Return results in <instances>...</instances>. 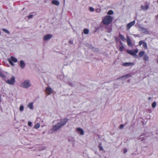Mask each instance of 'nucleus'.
<instances>
[{"label":"nucleus","instance_id":"23","mask_svg":"<svg viewBox=\"0 0 158 158\" xmlns=\"http://www.w3.org/2000/svg\"><path fill=\"white\" fill-rule=\"evenodd\" d=\"M119 36L120 38L123 41H124L126 40L125 38L122 35L119 34Z\"/></svg>","mask_w":158,"mask_h":158},{"label":"nucleus","instance_id":"17","mask_svg":"<svg viewBox=\"0 0 158 158\" xmlns=\"http://www.w3.org/2000/svg\"><path fill=\"white\" fill-rule=\"evenodd\" d=\"M20 67L22 69H24L25 67V64L23 60H21L20 62Z\"/></svg>","mask_w":158,"mask_h":158},{"label":"nucleus","instance_id":"18","mask_svg":"<svg viewBox=\"0 0 158 158\" xmlns=\"http://www.w3.org/2000/svg\"><path fill=\"white\" fill-rule=\"evenodd\" d=\"M127 43L128 45L130 46H132V44L131 43V40L130 39V38L128 36L127 37Z\"/></svg>","mask_w":158,"mask_h":158},{"label":"nucleus","instance_id":"8","mask_svg":"<svg viewBox=\"0 0 158 158\" xmlns=\"http://www.w3.org/2000/svg\"><path fill=\"white\" fill-rule=\"evenodd\" d=\"M46 92L48 95H49L52 93L53 90L51 87H48L46 89Z\"/></svg>","mask_w":158,"mask_h":158},{"label":"nucleus","instance_id":"44","mask_svg":"<svg viewBox=\"0 0 158 158\" xmlns=\"http://www.w3.org/2000/svg\"><path fill=\"white\" fill-rule=\"evenodd\" d=\"M157 63H158V60H157Z\"/></svg>","mask_w":158,"mask_h":158},{"label":"nucleus","instance_id":"21","mask_svg":"<svg viewBox=\"0 0 158 158\" xmlns=\"http://www.w3.org/2000/svg\"><path fill=\"white\" fill-rule=\"evenodd\" d=\"M5 91V88L4 86L2 85L0 86V92L3 93Z\"/></svg>","mask_w":158,"mask_h":158},{"label":"nucleus","instance_id":"20","mask_svg":"<svg viewBox=\"0 0 158 158\" xmlns=\"http://www.w3.org/2000/svg\"><path fill=\"white\" fill-rule=\"evenodd\" d=\"M52 3L54 5H55L56 6H58L60 3L57 0H53L52 2Z\"/></svg>","mask_w":158,"mask_h":158},{"label":"nucleus","instance_id":"24","mask_svg":"<svg viewBox=\"0 0 158 158\" xmlns=\"http://www.w3.org/2000/svg\"><path fill=\"white\" fill-rule=\"evenodd\" d=\"M143 59L145 61H148V56L146 54H145L143 57Z\"/></svg>","mask_w":158,"mask_h":158},{"label":"nucleus","instance_id":"9","mask_svg":"<svg viewBox=\"0 0 158 158\" xmlns=\"http://www.w3.org/2000/svg\"><path fill=\"white\" fill-rule=\"evenodd\" d=\"M139 30L142 33L145 34H148L149 33V31L146 28L143 27H140Z\"/></svg>","mask_w":158,"mask_h":158},{"label":"nucleus","instance_id":"41","mask_svg":"<svg viewBox=\"0 0 158 158\" xmlns=\"http://www.w3.org/2000/svg\"><path fill=\"white\" fill-rule=\"evenodd\" d=\"M123 152L124 153H126L127 152V151L126 149H124L123 150Z\"/></svg>","mask_w":158,"mask_h":158},{"label":"nucleus","instance_id":"15","mask_svg":"<svg viewBox=\"0 0 158 158\" xmlns=\"http://www.w3.org/2000/svg\"><path fill=\"white\" fill-rule=\"evenodd\" d=\"M127 52L129 54L133 55V56H136V54L134 52V51L132 50H127Z\"/></svg>","mask_w":158,"mask_h":158},{"label":"nucleus","instance_id":"35","mask_svg":"<svg viewBox=\"0 0 158 158\" xmlns=\"http://www.w3.org/2000/svg\"><path fill=\"white\" fill-rule=\"evenodd\" d=\"M95 11L98 13H99L100 12V10L99 9H97Z\"/></svg>","mask_w":158,"mask_h":158},{"label":"nucleus","instance_id":"11","mask_svg":"<svg viewBox=\"0 0 158 158\" xmlns=\"http://www.w3.org/2000/svg\"><path fill=\"white\" fill-rule=\"evenodd\" d=\"M131 77V75L130 74H127L118 77V79H123V80H126L128 77Z\"/></svg>","mask_w":158,"mask_h":158},{"label":"nucleus","instance_id":"32","mask_svg":"<svg viewBox=\"0 0 158 158\" xmlns=\"http://www.w3.org/2000/svg\"><path fill=\"white\" fill-rule=\"evenodd\" d=\"M123 45L120 46L119 49V51H122L123 50Z\"/></svg>","mask_w":158,"mask_h":158},{"label":"nucleus","instance_id":"42","mask_svg":"<svg viewBox=\"0 0 158 158\" xmlns=\"http://www.w3.org/2000/svg\"><path fill=\"white\" fill-rule=\"evenodd\" d=\"M151 99V97H149L148 98V100H150Z\"/></svg>","mask_w":158,"mask_h":158},{"label":"nucleus","instance_id":"25","mask_svg":"<svg viewBox=\"0 0 158 158\" xmlns=\"http://www.w3.org/2000/svg\"><path fill=\"white\" fill-rule=\"evenodd\" d=\"M40 126V124L39 123H37L34 127V128L35 129H38L39 128Z\"/></svg>","mask_w":158,"mask_h":158},{"label":"nucleus","instance_id":"3","mask_svg":"<svg viewBox=\"0 0 158 158\" xmlns=\"http://www.w3.org/2000/svg\"><path fill=\"white\" fill-rule=\"evenodd\" d=\"M6 82L10 85H14L15 82V78L14 76H12L11 79L6 81Z\"/></svg>","mask_w":158,"mask_h":158},{"label":"nucleus","instance_id":"37","mask_svg":"<svg viewBox=\"0 0 158 158\" xmlns=\"http://www.w3.org/2000/svg\"><path fill=\"white\" fill-rule=\"evenodd\" d=\"M33 16V15H30L28 16V18L29 19L31 18Z\"/></svg>","mask_w":158,"mask_h":158},{"label":"nucleus","instance_id":"5","mask_svg":"<svg viewBox=\"0 0 158 158\" xmlns=\"http://www.w3.org/2000/svg\"><path fill=\"white\" fill-rule=\"evenodd\" d=\"M61 127V126L60 125V123H58L53 126L52 128V130L54 131H56L60 128Z\"/></svg>","mask_w":158,"mask_h":158},{"label":"nucleus","instance_id":"40","mask_svg":"<svg viewBox=\"0 0 158 158\" xmlns=\"http://www.w3.org/2000/svg\"><path fill=\"white\" fill-rule=\"evenodd\" d=\"M123 124L121 125L120 126V128H123Z\"/></svg>","mask_w":158,"mask_h":158},{"label":"nucleus","instance_id":"33","mask_svg":"<svg viewBox=\"0 0 158 158\" xmlns=\"http://www.w3.org/2000/svg\"><path fill=\"white\" fill-rule=\"evenodd\" d=\"M99 148L100 150L103 151L104 150V149L101 146V144L99 145Z\"/></svg>","mask_w":158,"mask_h":158},{"label":"nucleus","instance_id":"14","mask_svg":"<svg viewBox=\"0 0 158 158\" xmlns=\"http://www.w3.org/2000/svg\"><path fill=\"white\" fill-rule=\"evenodd\" d=\"M76 130L78 134L81 135H83L84 134V132L83 130L80 128L77 127L76 128Z\"/></svg>","mask_w":158,"mask_h":158},{"label":"nucleus","instance_id":"39","mask_svg":"<svg viewBox=\"0 0 158 158\" xmlns=\"http://www.w3.org/2000/svg\"><path fill=\"white\" fill-rule=\"evenodd\" d=\"M69 43L70 44H73V42L71 41V40H69Z\"/></svg>","mask_w":158,"mask_h":158},{"label":"nucleus","instance_id":"28","mask_svg":"<svg viewBox=\"0 0 158 158\" xmlns=\"http://www.w3.org/2000/svg\"><path fill=\"white\" fill-rule=\"evenodd\" d=\"M113 13V11L112 10H109L107 13L108 15H112Z\"/></svg>","mask_w":158,"mask_h":158},{"label":"nucleus","instance_id":"26","mask_svg":"<svg viewBox=\"0 0 158 158\" xmlns=\"http://www.w3.org/2000/svg\"><path fill=\"white\" fill-rule=\"evenodd\" d=\"M2 30L3 31H4L6 33L9 34H10V32L9 31L7 30V29L4 28L2 29Z\"/></svg>","mask_w":158,"mask_h":158},{"label":"nucleus","instance_id":"4","mask_svg":"<svg viewBox=\"0 0 158 158\" xmlns=\"http://www.w3.org/2000/svg\"><path fill=\"white\" fill-rule=\"evenodd\" d=\"M9 63L12 66L14 65V64L12 62V61L14 62H16L17 61V60L14 56H11L10 57V59H8L7 60Z\"/></svg>","mask_w":158,"mask_h":158},{"label":"nucleus","instance_id":"22","mask_svg":"<svg viewBox=\"0 0 158 158\" xmlns=\"http://www.w3.org/2000/svg\"><path fill=\"white\" fill-rule=\"evenodd\" d=\"M145 53V52L144 51H140L139 52V55L140 57H142L143 55H144Z\"/></svg>","mask_w":158,"mask_h":158},{"label":"nucleus","instance_id":"36","mask_svg":"<svg viewBox=\"0 0 158 158\" xmlns=\"http://www.w3.org/2000/svg\"><path fill=\"white\" fill-rule=\"evenodd\" d=\"M28 125L29 126H31L32 124V123L31 122H29L28 123Z\"/></svg>","mask_w":158,"mask_h":158},{"label":"nucleus","instance_id":"29","mask_svg":"<svg viewBox=\"0 0 158 158\" xmlns=\"http://www.w3.org/2000/svg\"><path fill=\"white\" fill-rule=\"evenodd\" d=\"M0 76L2 78H5L6 77V76L4 75L0 71Z\"/></svg>","mask_w":158,"mask_h":158},{"label":"nucleus","instance_id":"6","mask_svg":"<svg viewBox=\"0 0 158 158\" xmlns=\"http://www.w3.org/2000/svg\"><path fill=\"white\" fill-rule=\"evenodd\" d=\"M68 119L67 118H65L62 119L61 120L60 122H58L59 123H60V125L61 127L64 126L66 124V123L67 122Z\"/></svg>","mask_w":158,"mask_h":158},{"label":"nucleus","instance_id":"16","mask_svg":"<svg viewBox=\"0 0 158 158\" xmlns=\"http://www.w3.org/2000/svg\"><path fill=\"white\" fill-rule=\"evenodd\" d=\"M141 8L142 10H146L148 9V6L146 5H142L141 6Z\"/></svg>","mask_w":158,"mask_h":158},{"label":"nucleus","instance_id":"19","mask_svg":"<svg viewBox=\"0 0 158 158\" xmlns=\"http://www.w3.org/2000/svg\"><path fill=\"white\" fill-rule=\"evenodd\" d=\"M27 106L31 110L33 109V103H32V102L29 103L27 105Z\"/></svg>","mask_w":158,"mask_h":158},{"label":"nucleus","instance_id":"30","mask_svg":"<svg viewBox=\"0 0 158 158\" xmlns=\"http://www.w3.org/2000/svg\"><path fill=\"white\" fill-rule=\"evenodd\" d=\"M24 107L23 106L21 105L19 107V110L21 111H22L23 110Z\"/></svg>","mask_w":158,"mask_h":158},{"label":"nucleus","instance_id":"2","mask_svg":"<svg viewBox=\"0 0 158 158\" xmlns=\"http://www.w3.org/2000/svg\"><path fill=\"white\" fill-rule=\"evenodd\" d=\"M112 18L111 16L107 15L102 20L103 23L105 25H108L112 21Z\"/></svg>","mask_w":158,"mask_h":158},{"label":"nucleus","instance_id":"7","mask_svg":"<svg viewBox=\"0 0 158 158\" xmlns=\"http://www.w3.org/2000/svg\"><path fill=\"white\" fill-rule=\"evenodd\" d=\"M52 35L50 34H48L45 35H44L43 37V40L44 41H48L52 37Z\"/></svg>","mask_w":158,"mask_h":158},{"label":"nucleus","instance_id":"12","mask_svg":"<svg viewBox=\"0 0 158 158\" xmlns=\"http://www.w3.org/2000/svg\"><path fill=\"white\" fill-rule=\"evenodd\" d=\"M135 21H133L132 22L127 24V30H129L130 27L133 26L135 23Z\"/></svg>","mask_w":158,"mask_h":158},{"label":"nucleus","instance_id":"13","mask_svg":"<svg viewBox=\"0 0 158 158\" xmlns=\"http://www.w3.org/2000/svg\"><path fill=\"white\" fill-rule=\"evenodd\" d=\"M134 64H135L132 62L123 63L122 64V65L125 66H132Z\"/></svg>","mask_w":158,"mask_h":158},{"label":"nucleus","instance_id":"31","mask_svg":"<svg viewBox=\"0 0 158 158\" xmlns=\"http://www.w3.org/2000/svg\"><path fill=\"white\" fill-rule=\"evenodd\" d=\"M156 106V102H154L152 104V107L153 108H155Z\"/></svg>","mask_w":158,"mask_h":158},{"label":"nucleus","instance_id":"10","mask_svg":"<svg viewBox=\"0 0 158 158\" xmlns=\"http://www.w3.org/2000/svg\"><path fill=\"white\" fill-rule=\"evenodd\" d=\"M142 44H143V47L145 49H147V44L145 42L142 40L140 41L139 42V45L140 46Z\"/></svg>","mask_w":158,"mask_h":158},{"label":"nucleus","instance_id":"38","mask_svg":"<svg viewBox=\"0 0 158 158\" xmlns=\"http://www.w3.org/2000/svg\"><path fill=\"white\" fill-rule=\"evenodd\" d=\"M133 51L135 53H137L138 52V49L134 50Z\"/></svg>","mask_w":158,"mask_h":158},{"label":"nucleus","instance_id":"1","mask_svg":"<svg viewBox=\"0 0 158 158\" xmlns=\"http://www.w3.org/2000/svg\"><path fill=\"white\" fill-rule=\"evenodd\" d=\"M31 84L30 81L29 80H26L21 84V86L24 88L27 89L31 86Z\"/></svg>","mask_w":158,"mask_h":158},{"label":"nucleus","instance_id":"43","mask_svg":"<svg viewBox=\"0 0 158 158\" xmlns=\"http://www.w3.org/2000/svg\"><path fill=\"white\" fill-rule=\"evenodd\" d=\"M121 45H122L123 43L122 42H121Z\"/></svg>","mask_w":158,"mask_h":158},{"label":"nucleus","instance_id":"27","mask_svg":"<svg viewBox=\"0 0 158 158\" xmlns=\"http://www.w3.org/2000/svg\"><path fill=\"white\" fill-rule=\"evenodd\" d=\"M89 30L87 29H85L84 30V33L85 34H88L89 33Z\"/></svg>","mask_w":158,"mask_h":158},{"label":"nucleus","instance_id":"34","mask_svg":"<svg viewBox=\"0 0 158 158\" xmlns=\"http://www.w3.org/2000/svg\"><path fill=\"white\" fill-rule=\"evenodd\" d=\"M89 10L91 12H93L94 11V9L92 7H90L89 8Z\"/></svg>","mask_w":158,"mask_h":158}]
</instances>
